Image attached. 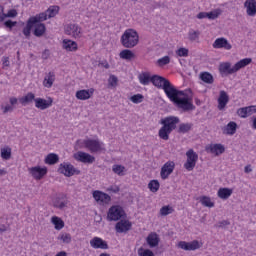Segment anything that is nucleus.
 I'll return each mask as SVG.
<instances>
[{
  "label": "nucleus",
  "instance_id": "nucleus-1",
  "mask_svg": "<svg viewBox=\"0 0 256 256\" xmlns=\"http://www.w3.org/2000/svg\"><path fill=\"white\" fill-rule=\"evenodd\" d=\"M168 99L178 107L182 109L184 113H189V111H195V105H193V100L181 90L174 89L168 96Z\"/></svg>",
  "mask_w": 256,
  "mask_h": 256
},
{
  "label": "nucleus",
  "instance_id": "nucleus-2",
  "mask_svg": "<svg viewBox=\"0 0 256 256\" xmlns=\"http://www.w3.org/2000/svg\"><path fill=\"white\" fill-rule=\"evenodd\" d=\"M179 117L177 116H168L166 118H163L160 120L161 125H163L158 135L160 139H163V141H169V135L177 129V124L179 123Z\"/></svg>",
  "mask_w": 256,
  "mask_h": 256
},
{
  "label": "nucleus",
  "instance_id": "nucleus-3",
  "mask_svg": "<svg viewBox=\"0 0 256 256\" xmlns=\"http://www.w3.org/2000/svg\"><path fill=\"white\" fill-rule=\"evenodd\" d=\"M252 61L253 59L251 58H244L238 61L232 68L231 63L223 62L219 66V71L224 75H233V73H237V71H240V69H243L247 67V65H250Z\"/></svg>",
  "mask_w": 256,
  "mask_h": 256
},
{
  "label": "nucleus",
  "instance_id": "nucleus-4",
  "mask_svg": "<svg viewBox=\"0 0 256 256\" xmlns=\"http://www.w3.org/2000/svg\"><path fill=\"white\" fill-rule=\"evenodd\" d=\"M151 83L157 89H163L165 95L168 97L176 88L167 78L159 75H154L151 77Z\"/></svg>",
  "mask_w": 256,
  "mask_h": 256
},
{
  "label": "nucleus",
  "instance_id": "nucleus-5",
  "mask_svg": "<svg viewBox=\"0 0 256 256\" xmlns=\"http://www.w3.org/2000/svg\"><path fill=\"white\" fill-rule=\"evenodd\" d=\"M121 43L126 49H133L139 43V34L133 29H128L121 36Z\"/></svg>",
  "mask_w": 256,
  "mask_h": 256
},
{
  "label": "nucleus",
  "instance_id": "nucleus-6",
  "mask_svg": "<svg viewBox=\"0 0 256 256\" xmlns=\"http://www.w3.org/2000/svg\"><path fill=\"white\" fill-rule=\"evenodd\" d=\"M84 147L90 151V153H101L105 151V144L99 139H86L83 141Z\"/></svg>",
  "mask_w": 256,
  "mask_h": 256
},
{
  "label": "nucleus",
  "instance_id": "nucleus-7",
  "mask_svg": "<svg viewBox=\"0 0 256 256\" xmlns=\"http://www.w3.org/2000/svg\"><path fill=\"white\" fill-rule=\"evenodd\" d=\"M125 217V210L119 205L111 206L107 213V221H119Z\"/></svg>",
  "mask_w": 256,
  "mask_h": 256
},
{
  "label": "nucleus",
  "instance_id": "nucleus-8",
  "mask_svg": "<svg viewBox=\"0 0 256 256\" xmlns=\"http://www.w3.org/2000/svg\"><path fill=\"white\" fill-rule=\"evenodd\" d=\"M187 160L184 163V168L186 171H193L199 161V155L196 154L194 149H190L186 152Z\"/></svg>",
  "mask_w": 256,
  "mask_h": 256
},
{
  "label": "nucleus",
  "instance_id": "nucleus-9",
  "mask_svg": "<svg viewBox=\"0 0 256 256\" xmlns=\"http://www.w3.org/2000/svg\"><path fill=\"white\" fill-rule=\"evenodd\" d=\"M58 171L65 175V177H73V175H79L81 173L80 170H77L75 166H73L71 163H61Z\"/></svg>",
  "mask_w": 256,
  "mask_h": 256
},
{
  "label": "nucleus",
  "instance_id": "nucleus-10",
  "mask_svg": "<svg viewBox=\"0 0 256 256\" xmlns=\"http://www.w3.org/2000/svg\"><path fill=\"white\" fill-rule=\"evenodd\" d=\"M68 203H69V200H67V195L63 193L57 194L52 199V206L55 207V209L63 210L65 209V207H67Z\"/></svg>",
  "mask_w": 256,
  "mask_h": 256
},
{
  "label": "nucleus",
  "instance_id": "nucleus-11",
  "mask_svg": "<svg viewBox=\"0 0 256 256\" xmlns=\"http://www.w3.org/2000/svg\"><path fill=\"white\" fill-rule=\"evenodd\" d=\"M64 31L66 35H71L74 39H79L81 37V27L77 24H67L64 27Z\"/></svg>",
  "mask_w": 256,
  "mask_h": 256
},
{
  "label": "nucleus",
  "instance_id": "nucleus-12",
  "mask_svg": "<svg viewBox=\"0 0 256 256\" xmlns=\"http://www.w3.org/2000/svg\"><path fill=\"white\" fill-rule=\"evenodd\" d=\"M74 159H76V161H80V163H88V165L95 163V156L82 151L74 154Z\"/></svg>",
  "mask_w": 256,
  "mask_h": 256
},
{
  "label": "nucleus",
  "instance_id": "nucleus-13",
  "mask_svg": "<svg viewBox=\"0 0 256 256\" xmlns=\"http://www.w3.org/2000/svg\"><path fill=\"white\" fill-rule=\"evenodd\" d=\"M173 171H175V162L173 161L166 162L161 168V172H160L161 179L163 180L169 179V175H171Z\"/></svg>",
  "mask_w": 256,
  "mask_h": 256
},
{
  "label": "nucleus",
  "instance_id": "nucleus-14",
  "mask_svg": "<svg viewBox=\"0 0 256 256\" xmlns=\"http://www.w3.org/2000/svg\"><path fill=\"white\" fill-rule=\"evenodd\" d=\"M30 175L37 181L43 179L47 175V167L41 168L40 166H35L28 169Z\"/></svg>",
  "mask_w": 256,
  "mask_h": 256
},
{
  "label": "nucleus",
  "instance_id": "nucleus-15",
  "mask_svg": "<svg viewBox=\"0 0 256 256\" xmlns=\"http://www.w3.org/2000/svg\"><path fill=\"white\" fill-rule=\"evenodd\" d=\"M212 47L214 49H226V51H231V49L233 48V46L229 43V41L222 37V38H217Z\"/></svg>",
  "mask_w": 256,
  "mask_h": 256
},
{
  "label": "nucleus",
  "instance_id": "nucleus-16",
  "mask_svg": "<svg viewBox=\"0 0 256 256\" xmlns=\"http://www.w3.org/2000/svg\"><path fill=\"white\" fill-rule=\"evenodd\" d=\"M35 101V107L37 109H41V111H45V109H49L51 105H53V99L49 98L48 100L43 98H36Z\"/></svg>",
  "mask_w": 256,
  "mask_h": 256
},
{
  "label": "nucleus",
  "instance_id": "nucleus-17",
  "mask_svg": "<svg viewBox=\"0 0 256 256\" xmlns=\"http://www.w3.org/2000/svg\"><path fill=\"white\" fill-rule=\"evenodd\" d=\"M90 245L93 249H109L107 241L99 237H94L90 240Z\"/></svg>",
  "mask_w": 256,
  "mask_h": 256
},
{
  "label": "nucleus",
  "instance_id": "nucleus-18",
  "mask_svg": "<svg viewBox=\"0 0 256 256\" xmlns=\"http://www.w3.org/2000/svg\"><path fill=\"white\" fill-rule=\"evenodd\" d=\"M132 224L129 220H120L115 225V230L117 233H127V231H131Z\"/></svg>",
  "mask_w": 256,
  "mask_h": 256
},
{
  "label": "nucleus",
  "instance_id": "nucleus-19",
  "mask_svg": "<svg viewBox=\"0 0 256 256\" xmlns=\"http://www.w3.org/2000/svg\"><path fill=\"white\" fill-rule=\"evenodd\" d=\"M227 103H229V95L225 90L220 91V95L218 97V109L219 111H223L225 107H227Z\"/></svg>",
  "mask_w": 256,
  "mask_h": 256
},
{
  "label": "nucleus",
  "instance_id": "nucleus-20",
  "mask_svg": "<svg viewBox=\"0 0 256 256\" xmlns=\"http://www.w3.org/2000/svg\"><path fill=\"white\" fill-rule=\"evenodd\" d=\"M93 198L95 201H98L100 203H109L111 201V196L107 193H103L99 190H96L93 192Z\"/></svg>",
  "mask_w": 256,
  "mask_h": 256
},
{
  "label": "nucleus",
  "instance_id": "nucleus-21",
  "mask_svg": "<svg viewBox=\"0 0 256 256\" xmlns=\"http://www.w3.org/2000/svg\"><path fill=\"white\" fill-rule=\"evenodd\" d=\"M95 93V89L90 88L88 90H79L76 92V98L80 101H87V99H91V96Z\"/></svg>",
  "mask_w": 256,
  "mask_h": 256
},
{
  "label": "nucleus",
  "instance_id": "nucleus-22",
  "mask_svg": "<svg viewBox=\"0 0 256 256\" xmlns=\"http://www.w3.org/2000/svg\"><path fill=\"white\" fill-rule=\"evenodd\" d=\"M246 12L249 17H255L256 15V1L255 0H247L245 2Z\"/></svg>",
  "mask_w": 256,
  "mask_h": 256
},
{
  "label": "nucleus",
  "instance_id": "nucleus-23",
  "mask_svg": "<svg viewBox=\"0 0 256 256\" xmlns=\"http://www.w3.org/2000/svg\"><path fill=\"white\" fill-rule=\"evenodd\" d=\"M147 244L151 249L159 245V235L157 233H150L146 238Z\"/></svg>",
  "mask_w": 256,
  "mask_h": 256
},
{
  "label": "nucleus",
  "instance_id": "nucleus-24",
  "mask_svg": "<svg viewBox=\"0 0 256 256\" xmlns=\"http://www.w3.org/2000/svg\"><path fill=\"white\" fill-rule=\"evenodd\" d=\"M235 133H237V122L231 121L223 128L224 135H235Z\"/></svg>",
  "mask_w": 256,
  "mask_h": 256
},
{
  "label": "nucleus",
  "instance_id": "nucleus-25",
  "mask_svg": "<svg viewBox=\"0 0 256 256\" xmlns=\"http://www.w3.org/2000/svg\"><path fill=\"white\" fill-rule=\"evenodd\" d=\"M53 83H55V72H49L44 77L43 85L47 89H51V87H53Z\"/></svg>",
  "mask_w": 256,
  "mask_h": 256
},
{
  "label": "nucleus",
  "instance_id": "nucleus-26",
  "mask_svg": "<svg viewBox=\"0 0 256 256\" xmlns=\"http://www.w3.org/2000/svg\"><path fill=\"white\" fill-rule=\"evenodd\" d=\"M45 31H47V27L43 23L34 24V35L35 37H43L45 35Z\"/></svg>",
  "mask_w": 256,
  "mask_h": 256
},
{
  "label": "nucleus",
  "instance_id": "nucleus-27",
  "mask_svg": "<svg viewBox=\"0 0 256 256\" xmlns=\"http://www.w3.org/2000/svg\"><path fill=\"white\" fill-rule=\"evenodd\" d=\"M32 23L35 24H39V23H43V21H47V19H49V16L47 15V12H42L36 16L30 17L29 18Z\"/></svg>",
  "mask_w": 256,
  "mask_h": 256
},
{
  "label": "nucleus",
  "instance_id": "nucleus-28",
  "mask_svg": "<svg viewBox=\"0 0 256 256\" xmlns=\"http://www.w3.org/2000/svg\"><path fill=\"white\" fill-rule=\"evenodd\" d=\"M63 49H66V51H77V42L69 39H64Z\"/></svg>",
  "mask_w": 256,
  "mask_h": 256
},
{
  "label": "nucleus",
  "instance_id": "nucleus-29",
  "mask_svg": "<svg viewBox=\"0 0 256 256\" xmlns=\"http://www.w3.org/2000/svg\"><path fill=\"white\" fill-rule=\"evenodd\" d=\"M231 195H233V190L231 188H220L218 190V197L220 199H229V197H231Z\"/></svg>",
  "mask_w": 256,
  "mask_h": 256
},
{
  "label": "nucleus",
  "instance_id": "nucleus-30",
  "mask_svg": "<svg viewBox=\"0 0 256 256\" xmlns=\"http://www.w3.org/2000/svg\"><path fill=\"white\" fill-rule=\"evenodd\" d=\"M51 222L54 224L56 231H61L65 227V222L58 216H53Z\"/></svg>",
  "mask_w": 256,
  "mask_h": 256
},
{
  "label": "nucleus",
  "instance_id": "nucleus-31",
  "mask_svg": "<svg viewBox=\"0 0 256 256\" xmlns=\"http://www.w3.org/2000/svg\"><path fill=\"white\" fill-rule=\"evenodd\" d=\"M119 57L125 61H131V59L135 58V53L129 49H125L120 52Z\"/></svg>",
  "mask_w": 256,
  "mask_h": 256
},
{
  "label": "nucleus",
  "instance_id": "nucleus-32",
  "mask_svg": "<svg viewBox=\"0 0 256 256\" xmlns=\"http://www.w3.org/2000/svg\"><path fill=\"white\" fill-rule=\"evenodd\" d=\"M46 165H55L59 163V155L55 153H50L45 158Z\"/></svg>",
  "mask_w": 256,
  "mask_h": 256
},
{
  "label": "nucleus",
  "instance_id": "nucleus-33",
  "mask_svg": "<svg viewBox=\"0 0 256 256\" xmlns=\"http://www.w3.org/2000/svg\"><path fill=\"white\" fill-rule=\"evenodd\" d=\"M210 153H215V155H221L225 153V146L222 144H214L209 147Z\"/></svg>",
  "mask_w": 256,
  "mask_h": 256
},
{
  "label": "nucleus",
  "instance_id": "nucleus-34",
  "mask_svg": "<svg viewBox=\"0 0 256 256\" xmlns=\"http://www.w3.org/2000/svg\"><path fill=\"white\" fill-rule=\"evenodd\" d=\"M200 79L201 81H203L204 83H207L208 85H213L214 78H213V75L209 72H202L200 74Z\"/></svg>",
  "mask_w": 256,
  "mask_h": 256
},
{
  "label": "nucleus",
  "instance_id": "nucleus-35",
  "mask_svg": "<svg viewBox=\"0 0 256 256\" xmlns=\"http://www.w3.org/2000/svg\"><path fill=\"white\" fill-rule=\"evenodd\" d=\"M112 171L116 175H119V177H123L125 175V171H127V169L123 165L114 164L112 166Z\"/></svg>",
  "mask_w": 256,
  "mask_h": 256
},
{
  "label": "nucleus",
  "instance_id": "nucleus-36",
  "mask_svg": "<svg viewBox=\"0 0 256 256\" xmlns=\"http://www.w3.org/2000/svg\"><path fill=\"white\" fill-rule=\"evenodd\" d=\"M35 94H33V92L28 93L27 95H25L24 97L20 98V103L22 105H27L28 103H33V101H35Z\"/></svg>",
  "mask_w": 256,
  "mask_h": 256
},
{
  "label": "nucleus",
  "instance_id": "nucleus-37",
  "mask_svg": "<svg viewBox=\"0 0 256 256\" xmlns=\"http://www.w3.org/2000/svg\"><path fill=\"white\" fill-rule=\"evenodd\" d=\"M193 129V123H182L179 125L178 133H189Z\"/></svg>",
  "mask_w": 256,
  "mask_h": 256
},
{
  "label": "nucleus",
  "instance_id": "nucleus-38",
  "mask_svg": "<svg viewBox=\"0 0 256 256\" xmlns=\"http://www.w3.org/2000/svg\"><path fill=\"white\" fill-rule=\"evenodd\" d=\"M139 81L142 85H149V83H151V76L149 73L144 72L139 75Z\"/></svg>",
  "mask_w": 256,
  "mask_h": 256
},
{
  "label": "nucleus",
  "instance_id": "nucleus-39",
  "mask_svg": "<svg viewBox=\"0 0 256 256\" xmlns=\"http://www.w3.org/2000/svg\"><path fill=\"white\" fill-rule=\"evenodd\" d=\"M34 25L35 24L29 18V20L27 21L26 26L23 29V35H25V37H30L31 36V30L33 29Z\"/></svg>",
  "mask_w": 256,
  "mask_h": 256
},
{
  "label": "nucleus",
  "instance_id": "nucleus-40",
  "mask_svg": "<svg viewBox=\"0 0 256 256\" xmlns=\"http://www.w3.org/2000/svg\"><path fill=\"white\" fill-rule=\"evenodd\" d=\"M159 187H161V185L158 180H152L148 184V188L152 193H157L159 191Z\"/></svg>",
  "mask_w": 256,
  "mask_h": 256
},
{
  "label": "nucleus",
  "instance_id": "nucleus-41",
  "mask_svg": "<svg viewBox=\"0 0 256 256\" xmlns=\"http://www.w3.org/2000/svg\"><path fill=\"white\" fill-rule=\"evenodd\" d=\"M57 13H59L58 6H51L50 8H48L46 10V15H48V19L55 17V15H57Z\"/></svg>",
  "mask_w": 256,
  "mask_h": 256
},
{
  "label": "nucleus",
  "instance_id": "nucleus-42",
  "mask_svg": "<svg viewBox=\"0 0 256 256\" xmlns=\"http://www.w3.org/2000/svg\"><path fill=\"white\" fill-rule=\"evenodd\" d=\"M173 211H175V209H173V207L167 205V206H163L160 209V215H162V217H167V215H171V213H173Z\"/></svg>",
  "mask_w": 256,
  "mask_h": 256
},
{
  "label": "nucleus",
  "instance_id": "nucleus-43",
  "mask_svg": "<svg viewBox=\"0 0 256 256\" xmlns=\"http://www.w3.org/2000/svg\"><path fill=\"white\" fill-rule=\"evenodd\" d=\"M1 157L5 159V161H9L11 159V148L5 147L1 149Z\"/></svg>",
  "mask_w": 256,
  "mask_h": 256
},
{
  "label": "nucleus",
  "instance_id": "nucleus-44",
  "mask_svg": "<svg viewBox=\"0 0 256 256\" xmlns=\"http://www.w3.org/2000/svg\"><path fill=\"white\" fill-rule=\"evenodd\" d=\"M200 203L204 206V207H215V203H213L211 201V198L207 197V196H203L200 199Z\"/></svg>",
  "mask_w": 256,
  "mask_h": 256
},
{
  "label": "nucleus",
  "instance_id": "nucleus-45",
  "mask_svg": "<svg viewBox=\"0 0 256 256\" xmlns=\"http://www.w3.org/2000/svg\"><path fill=\"white\" fill-rule=\"evenodd\" d=\"M197 249H201L199 241L193 240L192 242H188V251H197Z\"/></svg>",
  "mask_w": 256,
  "mask_h": 256
},
{
  "label": "nucleus",
  "instance_id": "nucleus-46",
  "mask_svg": "<svg viewBox=\"0 0 256 256\" xmlns=\"http://www.w3.org/2000/svg\"><path fill=\"white\" fill-rule=\"evenodd\" d=\"M138 256H155V253L149 249L141 247L138 249Z\"/></svg>",
  "mask_w": 256,
  "mask_h": 256
},
{
  "label": "nucleus",
  "instance_id": "nucleus-47",
  "mask_svg": "<svg viewBox=\"0 0 256 256\" xmlns=\"http://www.w3.org/2000/svg\"><path fill=\"white\" fill-rule=\"evenodd\" d=\"M159 67H165V65H169L171 63V58L169 56H164L157 61Z\"/></svg>",
  "mask_w": 256,
  "mask_h": 256
},
{
  "label": "nucleus",
  "instance_id": "nucleus-48",
  "mask_svg": "<svg viewBox=\"0 0 256 256\" xmlns=\"http://www.w3.org/2000/svg\"><path fill=\"white\" fill-rule=\"evenodd\" d=\"M58 239H60V241H62L63 243L69 244L71 243V234L69 233H62L59 235Z\"/></svg>",
  "mask_w": 256,
  "mask_h": 256
},
{
  "label": "nucleus",
  "instance_id": "nucleus-49",
  "mask_svg": "<svg viewBox=\"0 0 256 256\" xmlns=\"http://www.w3.org/2000/svg\"><path fill=\"white\" fill-rule=\"evenodd\" d=\"M130 101L135 104L143 103V94H135L130 98Z\"/></svg>",
  "mask_w": 256,
  "mask_h": 256
},
{
  "label": "nucleus",
  "instance_id": "nucleus-50",
  "mask_svg": "<svg viewBox=\"0 0 256 256\" xmlns=\"http://www.w3.org/2000/svg\"><path fill=\"white\" fill-rule=\"evenodd\" d=\"M176 55H178V57H188L189 50L187 48H180L176 51Z\"/></svg>",
  "mask_w": 256,
  "mask_h": 256
},
{
  "label": "nucleus",
  "instance_id": "nucleus-51",
  "mask_svg": "<svg viewBox=\"0 0 256 256\" xmlns=\"http://www.w3.org/2000/svg\"><path fill=\"white\" fill-rule=\"evenodd\" d=\"M237 114H238L239 117H241L242 119H246V117H248L247 108H246V107H243V108L238 109Z\"/></svg>",
  "mask_w": 256,
  "mask_h": 256
},
{
  "label": "nucleus",
  "instance_id": "nucleus-52",
  "mask_svg": "<svg viewBox=\"0 0 256 256\" xmlns=\"http://www.w3.org/2000/svg\"><path fill=\"white\" fill-rule=\"evenodd\" d=\"M199 31H192V32H189V39L190 41H196L197 39H199Z\"/></svg>",
  "mask_w": 256,
  "mask_h": 256
},
{
  "label": "nucleus",
  "instance_id": "nucleus-53",
  "mask_svg": "<svg viewBox=\"0 0 256 256\" xmlns=\"http://www.w3.org/2000/svg\"><path fill=\"white\" fill-rule=\"evenodd\" d=\"M4 25L7 27V29H13L17 25V21L7 20L4 22Z\"/></svg>",
  "mask_w": 256,
  "mask_h": 256
},
{
  "label": "nucleus",
  "instance_id": "nucleus-54",
  "mask_svg": "<svg viewBox=\"0 0 256 256\" xmlns=\"http://www.w3.org/2000/svg\"><path fill=\"white\" fill-rule=\"evenodd\" d=\"M227 225H231V222H229L228 220H222V221L218 222L216 227L223 229L224 227H227Z\"/></svg>",
  "mask_w": 256,
  "mask_h": 256
},
{
  "label": "nucleus",
  "instance_id": "nucleus-55",
  "mask_svg": "<svg viewBox=\"0 0 256 256\" xmlns=\"http://www.w3.org/2000/svg\"><path fill=\"white\" fill-rule=\"evenodd\" d=\"M7 17H10V18L17 17V10L15 9L9 10L8 13L5 14V19H7Z\"/></svg>",
  "mask_w": 256,
  "mask_h": 256
},
{
  "label": "nucleus",
  "instance_id": "nucleus-56",
  "mask_svg": "<svg viewBox=\"0 0 256 256\" xmlns=\"http://www.w3.org/2000/svg\"><path fill=\"white\" fill-rule=\"evenodd\" d=\"M178 247L180 249H183L184 251H188V249H189L188 242H186V241H180L178 243Z\"/></svg>",
  "mask_w": 256,
  "mask_h": 256
},
{
  "label": "nucleus",
  "instance_id": "nucleus-57",
  "mask_svg": "<svg viewBox=\"0 0 256 256\" xmlns=\"http://www.w3.org/2000/svg\"><path fill=\"white\" fill-rule=\"evenodd\" d=\"M246 113H247L248 117L250 115H253V113H256V106H248V107H246Z\"/></svg>",
  "mask_w": 256,
  "mask_h": 256
},
{
  "label": "nucleus",
  "instance_id": "nucleus-58",
  "mask_svg": "<svg viewBox=\"0 0 256 256\" xmlns=\"http://www.w3.org/2000/svg\"><path fill=\"white\" fill-rule=\"evenodd\" d=\"M219 17V13L217 12H207V19L215 20Z\"/></svg>",
  "mask_w": 256,
  "mask_h": 256
},
{
  "label": "nucleus",
  "instance_id": "nucleus-59",
  "mask_svg": "<svg viewBox=\"0 0 256 256\" xmlns=\"http://www.w3.org/2000/svg\"><path fill=\"white\" fill-rule=\"evenodd\" d=\"M117 77L115 75H111L109 78V83L111 85V87H115V85H117Z\"/></svg>",
  "mask_w": 256,
  "mask_h": 256
},
{
  "label": "nucleus",
  "instance_id": "nucleus-60",
  "mask_svg": "<svg viewBox=\"0 0 256 256\" xmlns=\"http://www.w3.org/2000/svg\"><path fill=\"white\" fill-rule=\"evenodd\" d=\"M5 7L0 6V23H3L5 21Z\"/></svg>",
  "mask_w": 256,
  "mask_h": 256
},
{
  "label": "nucleus",
  "instance_id": "nucleus-61",
  "mask_svg": "<svg viewBox=\"0 0 256 256\" xmlns=\"http://www.w3.org/2000/svg\"><path fill=\"white\" fill-rule=\"evenodd\" d=\"M2 65H3V67H9V65H10L9 57L4 56V57L2 58Z\"/></svg>",
  "mask_w": 256,
  "mask_h": 256
},
{
  "label": "nucleus",
  "instance_id": "nucleus-62",
  "mask_svg": "<svg viewBox=\"0 0 256 256\" xmlns=\"http://www.w3.org/2000/svg\"><path fill=\"white\" fill-rule=\"evenodd\" d=\"M3 113H11L13 111V107L11 105H6L5 107H2Z\"/></svg>",
  "mask_w": 256,
  "mask_h": 256
},
{
  "label": "nucleus",
  "instance_id": "nucleus-63",
  "mask_svg": "<svg viewBox=\"0 0 256 256\" xmlns=\"http://www.w3.org/2000/svg\"><path fill=\"white\" fill-rule=\"evenodd\" d=\"M108 191H111L112 193H119L120 189L119 186H110Z\"/></svg>",
  "mask_w": 256,
  "mask_h": 256
},
{
  "label": "nucleus",
  "instance_id": "nucleus-64",
  "mask_svg": "<svg viewBox=\"0 0 256 256\" xmlns=\"http://www.w3.org/2000/svg\"><path fill=\"white\" fill-rule=\"evenodd\" d=\"M197 19H207V12H200L197 14Z\"/></svg>",
  "mask_w": 256,
  "mask_h": 256
}]
</instances>
